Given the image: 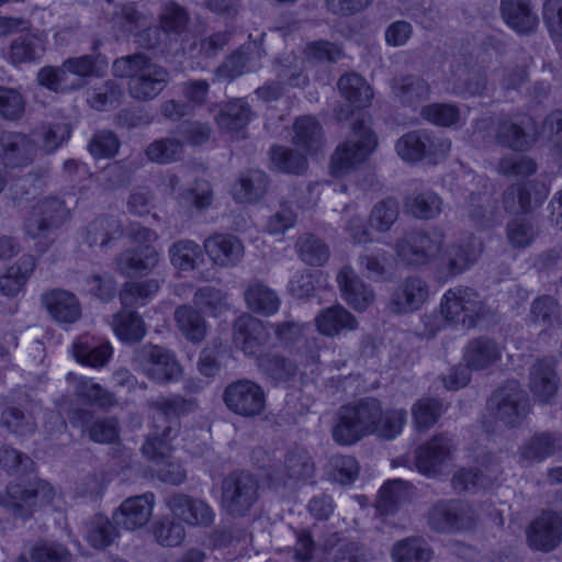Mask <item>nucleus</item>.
<instances>
[{"mask_svg": "<svg viewBox=\"0 0 562 562\" xmlns=\"http://www.w3.org/2000/svg\"><path fill=\"white\" fill-rule=\"evenodd\" d=\"M293 143L307 155L317 154L324 145L323 130L315 117L303 115L293 123Z\"/></svg>", "mask_w": 562, "mask_h": 562, "instance_id": "4c0bfd02", "label": "nucleus"}, {"mask_svg": "<svg viewBox=\"0 0 562 562\" xmlns=\"http://www.w3.org/2000/svg\"><path fill=\"white\" fill-rule=\"evenodd\" d=\"M66 380L74 386L75 395L87 404L101 408L112 407L117 404L115 395L97 383L92 378L69 372Z\"/></svg>", "mask_w": 562, "mask_h": 562, "instance_id": "473e14b6", "label": "nucleus"}, {"mask_svg": "<svg viewBox=\"0 0 562 562\" xmlns=\"http://www.w3.org/2000/svg\"><path fill=\"white\" fill-rule=\"evenodd\" d=\"M69 217V210L57 198L41 200L33 206L25 220L24 231L32 238H47L53 228L60 226Z\"/></svg>", "mask_w": 562, "mask_h": 562, "instance_id": "aec40b11", "label": "nucleus"}, {"mask_svg": "<svg viewBox=\"0 0 562 562\" xmlns=\"http://www.w3.org/2000/svg\"><path fill=\"white\" fill-rule=\"evenodd\" d=\"M562 451V439L550 434L542 432L532 436L519 450L518 462L528 467L535 462H541Z\"/></svg>", "mask_w": 562, "mask_h": 562, "instance_id": "f704fd0d", "label": "nucleus"}, {"mask_svg": "<svg viewBox=\"0 0 562 562\" xmlns=\"http://www.w3.org/2000/svg\"><path fill=\"white\" fill-rule=\"evenodd\" d=\"M135 369L156 383H168L181 374L175 355L160 346H143L134 358Z\"/></svg>", "mask_w": 562, "mask_h": 562, "instance_id": "4468645a", "label": "nucleus"}, {"mask_svg": "<svg viewBox=\"0 0 562 562\" xmlns=\"http://www.w3.org/2000/svg\"><path fill=\"white\" fill-rule=\"evenodd\" d=\"M527 541L533 550H554L562 541V517L552 512L542 513L530 524Z\"/></svg>", "mask_w": 562, "mask_h": 562, "instance_id": "4be33fe9", "label": "nucleus"}, {"mask_svg": "<svg viewBox=\"0 0 562 562\" xmlns=\"http://www.w3.org/2000/svg\"><path fill=\"white\" fill-rule=\"evenodd\" d=\"M406 422L404 408L383 411L379 400L366 397L340 407L331 434L341 446L353 445L369 435L392 440L403 431Z\"/></svg>", "mask_w": 562, "mask_h": 562, "instance_id": "f03ea898", "label": "nucleus"}, {"mask_svg": "<svg viewBox=\"0 0 562 562\" xmlns=\"http://www.w3.org/2000/svg\"><path fill=\"white\" fill-rule=\"evenodd\" d=\"M271 164L282 172L301 173L307 168L305 156L291 148L273 146L270 150Z\"/></svg>", "mask_w": 562, "mask_h": 562, "instance_id": "e2e57ef3", "label": "nucleus"}, {"mask_svg": "<svg viewBox=\"0 0 562 562\" xmlns=\"http://www.w3.org/2000/svg\"><path fill=\"white\" fill-rule=\"evenodd\" d=\"M122 234V224L114 217H100L85 229L83 240L89 246H105L112 238Z\"/></svg>", "mask_w": 562, "mask_h": 562, "instance_id": "4d7b16f0", "label": "nucleus"}, {"mask_svg": "<svg viewBox=\"0 0 562 562\" xmlns=\"http://www.w3.org/2000/svg\"><path fill=\"white\" fill-rule=\"evenodd\" d=\"M463 359L467 367H454L442 379L447 390L456 391L465 386L470 381L471 370H483L496 363L501 359V350L497 345L487 339L471 340L464 348Z\"/></svg>", "mask_w": 562, "mask_h": 562, "instance_id": "f8f14e48", "label": "nucleus"}, {"mask_svg": "<svg viewBox=\"0 0 562 562\" xmlns=\"http://www.w3.org/2000/svg\"><path fill=\"white\" fill-rule=\"evenodd\" d=\"M267 189V175L260 170H248L233 186L232 194L240 203H256L266 194Z\"/></svg>", "mask_w": 562, "mask_h": 562, "instance_id": "ea45409f", "label": "nucleus"}, {"mask_svg": "<svg viewBox=\"0 0 562 562\" xmlns=\"http://www.w3.org/2000/svg\"><path fill=\"white\" fill-rule=\"evenodd\" d=\"M395 251L407 265H434L448 276H457L476 261L482 252V244L474 237L462 244H446L443 231L434 228L426 233L407 234L396 243Z\"/></svg>", "mask_w": 562, "mask_h": 562, "instance_id": "f257e3e1", "label": "nucleus"}, {"mask_svg": "<svg viewBox=\"0 0 562 562\" xmlns=\"http://www.w3.org/2000/svg\"><path fill=\"white\" fill-rule=\"evenodd\" d=\"M317 331L327 337H336L346 331L355 330L358 326L355 316L341 305L323 310L316 317Z\"/></svg>", "mask_w": 562, "mask_h": 562, "instance_id": "c9c22d12", "label": "nucleus"}, {"mask_svg": "<svg viewBox=\"0 0 562 562\" xmlns=\"http://www.w3.org/2000/svg\"><path fill=\"white\" fill-rule=\"evenodd\" d=\"M63 65L66 74L70 77V81L79 83L78 89L85 85V78L100 75L101 70L106 67L105 61L89 55L68 58Z\"/></svg>", "mask_w": 562, "mask_h": 562, "instance_id": "13d9d810", "label": "nucleus"}, {"mask_svg": "<svg viewBox=\"0 0 562 562\" xmlns=\"http://www.w3.org/2000/svg\"><path fill=\"white\" fill-rule=\"evenodd\" d=\"M130 240L136 246L123 251L116 261L121 273L125 276H146L154 271L160 260V254L154 247L158 239L155 231L138 224L131 225Z\"/></svg>", "mask_w": 562, "mask_h": 562, "instance_id": "6e6552de", "label": "nucleus"}, {"mask_svg": "<svg viewBox=\"0 0 562 562\" xmlns=\"http://www.w3.org/2000/svg\"><path fill=\"white\" fill-rule=\"evenodd\" d=\"M175 319L178 329L187 340L199 344L205 338L207 333L206 322L192 306L181 305L177 307Z\"/></svg>", "mask_w": 562, "mask_h": 562, "instance_id": "c03bdc74", "label": "nucleus"}, {"mask_svg": "<svg viewBox=\"0 0 562 562\" xmlns=\"http://www.w3.org/2000/svg\"><path fill=\"white\" fill-rule=\"evenodd\" d=\"M112 328L115 336L124 342H137L146 335V325L136 312H119L113 316Z\"/></svg>", "mask_w": 562, "mask_h": 562, "instance_id": "8fccbe9b", "label": "nucleus"}, {"mask_svg": "<svg viewBox=\"0 0 562 562\" xmlns=\"http://www.w3.org/2000/svg\"><path fill=\"white\" fill-rule=\"evenodd\" d=\"M261 48L256 45L243 46L217 68L216 76L224 80H234L245 72L254 71L260 66Z\"/></svg>", "mask_w": 562, "mask_h": 562, "instance_id": "c756f323", "label": "nucleus"}, {"mask_svg": "<svg viewBox=\"0 0 562 562\" xmlns=\"http://www.w3.org/2000/svg\"><path fill=\"white\" fill-rule=\"evenodd\" d=\"M246 305L255 313L272 315L280 307L277 293L261 282H251L244 293Z\"/></svg>", "mask_w": 562, "mask_h": 562, "instance_id": "49530a36", "label": "nucleus"}, {"mask_svg": "<svg viewBox=\"0 0 562 562\" xmlns=\"http://www.w3.org/2000/svg\"><path fill=\"white\" fill-rule=\"evenodd\" d=\"M168 82V71L149 59L143 65L138 74L128 82L131 95L139 100L157 97Z\"/></svg>", "mask_w": 562, "mask_h": 562, "instance_id": "bb28decb", "label": "nucleus"}, {"mask_svg": "<svg viewBox=\"0 0 562 562\" xmlns=\"http://www.w3.org/2000/svg\"><path fill=\"white\" fill-rule=\"evenodd\" d=\"M487 411L495 425L483 422L486 431H494L499 426L516 427L529 413L528 396L520 389L519 382L508 381L492 394L487 402Z\"/></svg>", "mask_w": 562, "mask_h": 562, "instance_id": "0eeeda50", "label": "nucleus"}, {"mask_svg": "<svg viewBox=\"0 0 562 562\" xmlns=\"http://www.w3.org/2000/svg\"><path fill=\"white\" fill-rule=\"evenodd\" d=\"M177 435V426H165L161 434L155 429L148 435L142 447L143 454L147 459L156 464H164L158 470V477L160 481L171 485H180L187 479V472L182 465L179 462L169 461L172 451L171 440Z\"/></svg>", "mask_w": 562, "mask_h": 562, "instance_id": "9d476101", "label": "nucleus"}, {"mask_svg": "<svg viewBox=\"0 0 562 562\" xmlns=\"http://www.w3.org/2000/svg\"><path fill=\"white\" fill-rule=\"evenodd\" d=\"M223 402L236 415L255 417L266 407V394L254 381L243 379L229 383L223 392Z\"/></svg>", "mask_w": 562, "mask_h": 562, "instance_id": "f3484780", "label": "nucleus"}, {"mask_svg": "<svg viewBox=\"0 0 562 562\" xmlns=\"http://www.w3.org/2000/svg\"><path fill=\"white\" fill-rule=\"evenodd\" d=\"M393 562H429L432 550L418 537H411L394 543L391 552Z\"/></svg>", "mask_w": 562, "mask_h": 562, "instance_id": "3c124183", "label": "nucleus"}, {"mask_svg": "<svg viewBox=\"0 0 562 562\" xmlns=\"http://www.w3.org/2000/svg\"><path fill=\"white\" fill-rule=\"evenodd\" d=\"M337 282L342 297L355 310L364 311L373 302V291L355 274L350 267L339 271Z\"/></svg>", "mask_w": 562, "mask_h": 562, "instance_id": "72a5a7b5", "label": "nucleus"}, {"mask_svg": "<svg viewBox=\"0 0 562 562\" xmlns=\"http://www.w3.org/2000/svg\"><path fill=\"white\" fill-rule=\"evenodd\" d=\"M452 448L453 443L449 437H434L416 450L415 464L417 470L428 476L441 473L443 467L450 460Z\"/></svg>", "mask_w": 562, "mask_h": 562, "instance_id": "393cba45", "label": "nucleus"}, {"mask_svg": "<svg viewBox=\"0 0 562 562\" xmlns=\"http://www.w3.org/2000/svg\"><path fill=\"white\" fill-rule=\"evenodd\" d=\"M392 89L395 97L408 105H415L426 100L430 92L425 80L413 76L395 78Z\"/></svg>", "mask_w": 562, "mask_h": 562, "instance_id": "6e6d98bb", "label": "nucleus"}, {"mask_svg": "<svg viewBox=\"0 0 562 562\" xmlns=\"http://www.w3.org/2000/svg\"><path fill=\"white\" fill-rule=\"evenodd\" d=\"M155 506L154 493L128 497L113 514V521L126 530H135L145 526L151 517Z\"/></svg>", "mask_w": 562, "mask_h": 562, "instance_id": "b1692460", "label": "nucleus"}, {"mask_svg": "<svg viewBox=\"0 0 562 562\" xmlns=\"http://www.w3.org/2000/svg\"><path fill=\"white\" fill-rule=\"evenodd\" d=\"M501 11L507 25L518 33H529L538 24L529 0H502Z\"/></svg>", "mask_w": 562, "mask_h": 562, "instance_id": "58836bf2", "label": "nucleus"}, {"mask_svg": "<svg viewBox=\"0 0 562 562\" xmlns=\"http://www.w3.org/2000/svg\"><path fill=\"white\" fill-rule=\"evenodd\" d=\"M477 520L474 509L462 502H439L428 515L431 529L438 532L463 531L472 529Z\"/></svg>", "mask_w": 562, "mask_h": 562, "instance_id": "a211bd4d", "label": "nucleus"}, {"mask_svg": "<svg viewBox=\"0 0 562 562\" xmlns=\"http://www.w3.org/2000/svg\"><path fill=\"white\" fill-rule=\"evenodd\" d=\"M72 353L77 362L100 369L112 358L113 347L109 340L102 337L86 334L74 341Z\"/></svg>", "mask_w": 562, "mask_h": 562, "instance_id": "cd10ccee", "label": "nucleus"}, {"mask_svg": "<svg viewBox=\"0 0 562 562\" xmlns=\"http://www.w3.org/2000/svg\"><path fill=\"white\" fill-rule=\"evenodd\" d=\"M270 328L262 321L243 314L234 323L233 341L246 356L255 357L258 367L265 374L274 381H288L294 376L296 366L284 358L262 353L263 347L268 344Z\"/></svg>", "mask_w": 562, "mask_h": 562, "instance_id": "7ed1b4c3", "label": "nucleus"}, {"mask_svg": "<svg viewBox=\"0 0 562 562\" xmlns=\"http://www.w3.org/2000/svg\"><path fill=\"white\" fill-rule=\"evenodd\" d=\"M278 81L270 82L256 90L257 95L266 102L279 99L285 87L299 88L308 82V77L302 72L295 56L289 55L276 66Z\"/></svg>", "mask_w": 562, "mask_h": 562, "instance_id": "412c9836", "label": "nucleus"}, {"mask_svg": "<svg viewBox=\"0 0 562 562\" xmlns=\"http://www.w3.org/2000/svg\"><path fill=\"white\" fill-rule=\"evenodd\" d=\"M261 48L256 45L243 46L217 68L216 76L224 80H234L245 72L254 71L260 66Z\"/></svg>", "mask_w": 562, "mask_h": 562, "instance_id": "7c9ffc66", "label": "nucleus"}, {"mask_svg": "<svg viewBox=\"0 0 562 562\" xmlns=\"http://www.w3.org/2000/svg\"><path fill=\"white\" fill-rule=\"evenodd\" d=\"M222 503L228 514L243 517L258 501V483L247 472H233L223 481Z\"/></svg>", "mask_w": 562, "mask_h": 562, "instance_id": "2eb2a0df", "label": "nucleus"}, {"mask_svg": "<svg viewBox=\"0 0 562 562\" xmlns=\"http://www.w3.org/2000/svg\"><path fill=\"white\" fill-rule=\"evenodd\" d=\"M37 81L41 86L54 92L76 90L79 85L77 81H70L63 64L60 67H43L37 74Z\"/></svg>", "mask_w": 562, "mask_h": 562, "instance_id": "69168bd1", "label": "nucleus"}, {"mask_svg": "<svg viewBox=\"0 0 562 562\" xmlns=\"http://www.w3.org/2000/svg\"><path fill=\"white\" fill-rule=\"evenodd\" d=\"M203 248L210 260L222 268L237 266L245 254L243 243L229 234L210 236L204 240Z\"/></svg>", "mask_w": 562, "mask_h": 562, "instance_id": "a878e982", "label": "nucleus"}, {"mask_svg": "<svg viewBox=\"0 0 562 562\" xmlns=\"http://www.w3.org/2000/svg\"><path fill=\"white\" fill-rule=\"evenodd\" d=\"M338 89L355 109L369 106L373 98L371 87L361 76L355 72L341 76L338 80Z\"/></svg>", "mask_w": 562, "mask_h": 562, "instance_id": "37998d69", "label": "nucleus"}, {"mask_svg": "<svg viewBox=\"0 0 562 562\" xmlns=\"http://www.w3.org/2000/svg\"><path fill=\"white\" fill-rule=\"evenodd\" d=\"M304 60L299 59L297 64L304 74L305 64H315L322 61H337L341 56V49L338 45L327 41H313L305 45L303 49Z\"/></svg>", "mask_w": 562, "mask_h": 562, "instance_id": "052dcab7", "label": "nucleus"}, {"mask_svg": "<svg viewBox=\"0 0 562 562\" xmlns=\"http://www.w3.org/2000/svg\"><path fill=\"white\" fill-rule=\"evenodd\" d=\"M441 316L448 324L462 325L464 328L475 326L477 319L486 313L480 295L470 288L449 289L441 300Z\"/></svg>", "mask_w": 562, "mask_h": 562, "instance_id": "9b49d317", "label": "nucleus"}, {"mask_svg": "<svg viewBox=\"0 0 562 562\" xmlns=\"http://www.w3.org/2000/svg\"><path fill=\"white\" fill-rule=\"evenodd\" d=\"M448 90L461 95L482 94L486 89L485 76L467 66H458L448 81Z\"/></svg>", "mask_w": 562, "mask_h": 562, "instance_id": "a18cd8bd", "label": "nucleus"}, {"mask_svg": "<svg viewBox=\"0 0 562 562\" xmlns=\"http://www.w3.org/2000/svg\"><path fill=\"white\" fill-rule=\"evenodd\" d=\"M119 536L116 528L104 516L97 515L87 524V541L95 549H104Z\"/></svg>", "mask_w": 562, "mask_h": 562, "instance_id": "680f3d73", "label": "nucleus"}, {"mask_svg": "<svg viewBox=\"0 0 562 562\" xmlns=\"http://www.w3.org/2000/svg\"><path fill=\"white\" fill-rule=\"evenodd\" d=\"M168 255L172 267L180 271H192L203 261L201 247L189 239L173 243Z\"/></svg>", "mask_w": 562, "mask_h": 562, "instance_id": "09e8293b", "label": "nucleus"}, {"mask_svg": "<svg viewBox=\"0 0 562 562\" xmlns=\"http://www.w3.org/2000/svg\"><path fill=\"white\" fill-rule=\"evenodd\" d=\"M483 470H460L452 479V485L457 491H471L479 487H488L497 480L501 468L495 457H490L483 464Z\"/></svg>", "mask_w": 562, "mask_h": 562, "instance_id": "e433bc0d", "label": "nucleus"}, {"mask_svg": "<svg viewBox=\"0 0 562 562\" xmlns=\"http://www.w3.org/2000/svg\"><path fill=\"white\" fill-rule=\"evenodd\" d=\"M251 111L241 99L228 102L216 117L218 127L229 134L241 132L249 123Z\"/></svg>", "mask_w": 562, "mask_h": 562, "instance_id": "de8ad7c7", "label": "nucleus"}, {"mask_svg": "<svg viewBox=\"0 0 562 562\" xmlns=\"http://www.w3.org/2000/svg\"><path fill=\"white\" fill-rule=\"evenodd\" d=\"M172 516L189 526H209L214 521L215 514L211 506L202 499L176 493L166 499Z\"/></svg>", "mask_w": 562, "mask_h": 562, "instance_id": "5701e85b", "label": "nucleus"}, {"mask_svg": "<svg viewBox=\"0 0 562 562\" xmlns=\"http://www.w3.org/2000/svg\"><path fill=\"white\" fill-rule=\"evenodd\" d=\"M451 148V142L445 137H431L427 133L411 132L396 143L398 156L406 161L415 162L426 159L437 164L443 159Z\"/></svg>", "mask_w": 562, "mask_h": 562, "instance_id": "dca6fc26", "label": "nucleus"}, {"mask_svg": "<svg viewBox=\"0 0 562 562\" xmlns=\"http://www.w3.org/2000/svg\"><path fill=\"white\" fill-rule=\"evenodd\" d=\"M36 262L33 256L21 257L7 273L0 277V292L5 296H15L31 278Z\"/></svg>", "mask_w": 562, "mask_h": 562, "instance_id": "79ce46f5", "label": "nucleus"}, {"mask_svg": "<svg viewBox=\"0 0 562 562\" xmlns=\"http://www.w3.org/2000/svg\"><path fill=\"white\" fill-rule=\"evenodd\" d=\"M70 136V131L64 124L42 127L31 134V137L20 133L5 132L0 135V164L16 168L31 164L37 153L55 151Z\"/></svg>", "mask_w": 562, "mask_h": 562, "instance_id": "39448f33", "label": "nucleus"}, {"mask_svg": "<svg viewBox=\"0 0 562 562\" xmlns=\"http://www.w3.org/2000/svg\"><path fill=\"white\" fill-rule=\"evenodd\" d=\"M45 52V41L41 35L24 34L14 40L10 46L9 58L12 64L31 63Z\"/></svg>", "mask_w": 562, "mask_h": 562, "instance_id": "603ef678", "label": "nucleus"}, {"mask_svg": "<svg viewBox=\"0 0 562 562\" xmlns=\"http://www.w3.org/2000/svg\"><path fill=\"white\" fill-rule=\"evenodd\" d=\"M160 284L156 279L138 282H126L120 292V301L124 307H137L153 300Z\"/></svg>", "mask_w": 562, "mask_h": 562, "instance_id": "864d4df0", "label": "nucleus"}, {"mask_svg": "<svg viewBox=\"0 0 562 562\" xmlns=\"http://www.w3.org/2000/svg\"><path fill=\"white\" fill-rule=\"evenodd\" d=\"M149 19L136 10L133 3L124 4L120 11L115 12L113 26L124 33L133 34L135 42L145 48H156L161 43V36L165 38L175 35L179 36L188 22V14L183 8L176 3H168L161 15V30L157 27H145Z\"/></svg>", "mask_w": 562, "mask_h": 562, "instance_id": "20e7f679", "label": "nucleus"}, {"mask_svg": "<svg viewBox=\"0 0 562 562\" xmlns=\"http://www.w3.org/2000/svg\"><path fill=\"white\" fill-rule=\"evenodd\" d=\"M183 154V144L175 138L153 142L146 149L149 160L157 164H170L179 160Z\"/></svg>", "mask_w": 562, "mask_h": 562, "instance_id": "0e129e2a", "label": "nucleus"}, {"mask_svg": "<svg viewBox=\"0 0 562 562\" xmlns=\"http://www.w3.org/2000/svg\"><path fill=\"white\" fill-rule=\"evenodd\" d=\"M442 201L432 191H423L405 200L407 212L418 218H432L441 212Z\"/></svg>", "mask_w": 562, "mask_h": 562, "instance_id": "bf43d9fd", "label": "nucleus"}, {"mask_svg": "<svg viewBox=\"0 0 562 562\" xmlns=\"http://www.w3.org/2000/svg\"><path fill=\"white\" fill-rule=\"evenodd\" d=\"M409 484L401 479L387 481L379 491L376 509L382 515L392 514L409 497Z\"/></svg>", "mask_w": 562, "mask_h": 562, "instance_id": "5fc2aeb1", "label": "nucleus"}, {"mask_svg": "<svg viewBox=\"0 0 562 562\" xmlns=\"http://www.w3.org/2000/svg\"><path fill=\"white\" fill-rule=\"evenodd\" d=\"M428 296V288L420 278H407L393 292L390 308L397 314L412 313L418 310Z\"/></svg>", "mask_w": 562, "mask_h": 562, "instance_id": "c85d7f7f", "label": "nucleus"}, {"mask_svg": "<svg viewBox=\"0 0 562 562\" xmlns=\"http://www.w3.org/2000/svg\"><path fill=\"white\" fill-rule=\"evenodd\" d=\"M194 304L213 316L228 308L227 294L213 286L200 288L194 294Z\"/></svg>", "mask_w": 562, "mask_h": 562, "instance_id": "774afa93", "label": "nucleus"}, {"mask_svg": "<svg viewBox=\"0 0 562 562\" xmlns=\"http://www.w3.org/2000/svg\"><path fill=\"white\" fill-rule=\"evenodd\" d=\"M497 137L503 145L519 151L527 150L537 137L546 138L562 149V111L552 112L539 133L536 131L533 120L528 115L504 121L499 125Z\"/></svg>", "mask_w": 562, "mask_h": 562, "instance_id": "423d86ee", "label": "nucleus"}, {"mask_svg": "<svg viewBox=\"0 0 562 562\" xmlns=\"http://www.w3.org/2000/svg\"><path fill=\"white\" fill-rule=\"evenodd\" d=\"M40 302L49 318L63 328H68L78 323L82 317L81 302L69 290L63 288L47 289L41 294Z\"/></svg>", "mask_w": 562, "mask_h": 562, "instance_id": "6ab92c4d", "label": "nucleus"}, {"mask_svg": "<svg viewBox=\"0 0 562 562\" xmlns=\"http://www.w3.org/2000/svg\"><path fill=\"white\" fill-rule=\"evenodd\" d=\"M441 414V404L435 398H420L412 407L413 422L418 430H427Z\"/></svg>", "mask_w": 562, "mask_h": 562, "instance_id": "338daca9", "label": "nucleus"}, {"mask_svg": "<svg viewBox=\"0 0 562 562\" xmlns=\"http://www.w3.org/2000/svg\"><path fill=\"white\" fill-rule=\"evenodd\" d=\"M378 145L376 137L364 121L357 122L350 136L341 143L330 158L334 177H344L368 159Z\"/></svg>", "mask_w": 562, "mask_h": 562, "instance_id": "1a4fd4ad", "label": "nucleus"}, {"mask_svg": "<svg viewBox=\"0 0 562 562\" xmlns=\"http://www.w3.org/2000/svg\"><path fill=\"white\" fill-rule=\"evenodd\" d=\"M535 187L530 182L509 187L504 193L505 210L508 212H525L531 207L532 203H541L546 198V190L543 187L540 190H535Z\"/></svg>", "mask_w": 562, "mask_h": 562, "instance_id": "a19ab883", "label": "nucleus"}, {"mask_svg": "<svg viewBox=\"0 0 562 562\" xmlns=\"http://www.w3.org/2000/svg\"><path fill=\"white\" fill-rule=\"evenodd\" d=\"M54 496V487L45 481H37L29 488L11 483L0 493V504L14 516L26 519L37 507L50 504Z\"/></svg>", "mask_w": 562, "mask_h": 562, "instance_id": "ddd939ff", "label": "nucleus"}, {"mask_svg": "<svg viewBox=\"0 0 562 562\" xmlns=\"http://www.w3.org/2000/svg\"><path fill=\"white\" fill-rule=\"evenodd\" d=\"M554 366L552 359H541L530 370L529 389L533 396L542 403H549L558 391L559 379Z\"/></svg>", "mask_w": 562, "mask_h": 562, "instance_id": "2f4dec72", "label": "nucleus"}]
</instances>
